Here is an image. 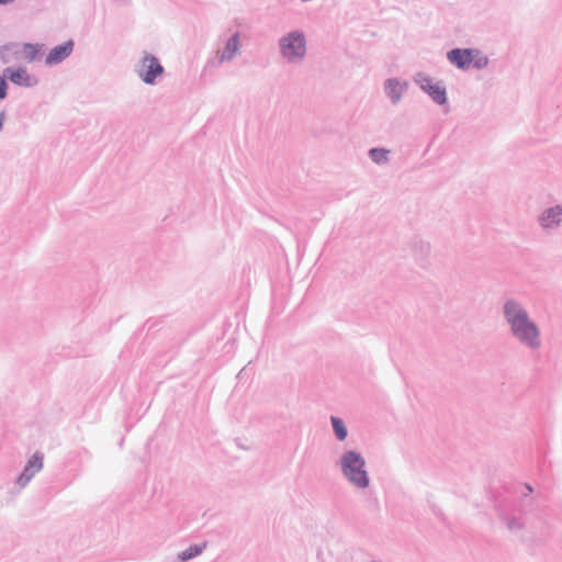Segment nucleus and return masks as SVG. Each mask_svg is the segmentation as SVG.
Masks as SVG:
<instances>
[{
	"label": "nucleus",
	"instance_id": "1",
	"mask_svg": "<svg viewBox=\"0 0 562 562\" xmlns=\"http://www.w3.org/2000/svg\"><path fill=\"white\" fill-rule=\"evenodd\" d=\"M503 315L512 336L530 350L541 346L538 325L530 318L528 311L516 300L509 299L503 305Z\"/></svg>",
	"mask_w": 562,
	"mask_h": 562
},
{
	"label": "nucleus",
	"instance_id": "2",
	"mask_svg": "<svg viewBox=\"0 0 562 562\" xmlns=\"http://www.w3.org/2000/svg\"><path fill=\"white\" fill-rule=\"evenodd\" d=\"M519 488L520 496L512 505L501 502L495 506L501 520L513 532L519 531L525 527L521 516H517L515 513H528L532 510L533 498L530 497V494L533 492L532 486L529 483H525L520 485Z\"/></svg>",
	"mask_w": 562,
	"mask_h": 562
},
{
	"label": "nucleus",
	"instance_id": "3",
	"mask_svg": "<svg viewBox=\"0 0 562 562\" xmlns=\"http://www.w3.org/2000/svg\"><path fill=\"white\" fill-rule=\"evenodd\" d=\"M340 470L344 476L358 488H367L370 485V477L366 470V460L356 450H346L339 459Z\"/></svg>",
	"mask_w": 562,
	"mask_h": 562
},
{
	"label": "nucleus",
	"instance_id": "4",
	"mask_svg": "<svg viewBox=\"0 0 562 562\" xmlns=\"http://www.w3.org/2000/svg\"><path fill=\"white\" fill-rule=\"evenodd\" d=\"M281 55L290 63L300 61L306 54V38L302 31L289 32L279 40Z\"/></svg>",
	"mask_w": 562,
	"mask_h": 562
},
{
	"label": "nucleus",
	"instance_id": "5",
	"mask_svg": "<svg viewBox=\"0 0 562 562\" xmlns=\"http://www.w3.org/2000/svg\"><path fill=\"white\" fill-rule=\"evenodd\" d=\"M164 72L165 68L160 64L159 59L150 53H144L140 60V67L137 70V75L142 81L146 85L153 86L157 82V78Z\"/></svg>",
	"mask_w": 562,
	"mask_h": 562
},
{
	"label": "nucleus",
	"instance_id": "6",
	"mask_svg": "<svg viewBox=\"0 0 562 562\" xmlns=\"http://www.w3.org/2000/svg\"><path fill=\"white\" fill-rule=\"evenodd\" d=\"M44 454L41 451H35L27 460L21 473L15 479V484L20 488H24L34 475L43 469Z\"/></svg>",
	"mask_w": 562,
	"mask_h": 562
},
{
	"label": "nucleus",
	"instance_id": "7",
	"mask_svg": "<svg viewBox=\"0 0 562 562\" xmlns=\"http://www.w3.org/2000/svg\"><path fill=\"white\" fill-rule=\"evenodd\" d=\"M476 48L456 47L447 53L448 61L460 70H469L471 68Z\"/></svg>",
	"mask_w": 562,
	"mask_h": 562
},
{
	"label": "nucleus",
	"instance_id": "8",
	"mask_svg": "<svg viewBox=\"0 0 562 562\" xmlns=\"http://www.w3.org/2000/svg\"><path fill=\"white\" fill-rule=\"evenodd\" d=\"M538 223L547 232L558 229L562 224V205L555 204L543 210Z\"/></svg>",
	"mask_w": 562,
	"mask_h": 562
},
{
	"label": "nucleus",
	"instance_id": "9",
	"mask_svg": "<svg viewBox=\"0 0 562 562\" xmlns=\"http://www.w3.org/2000/svg\"><path fill=\"white\" fill-rule=\"evenodd\" d=\"M75 47L74 40H68L59 45L54 46L45 57L46 66H56L67 59Z\"/></svg>",
	"mask_w": 562,
	"mask_h": 562
},
{
	"label": "nucleus",
	"instance_id": "10",
	"mask_svg": "<svg viewBox=\"0 0 562 562\" xmlns=\"http://www.w3.org/2000/svg\"><path fill=\"white\" fill-rule=\"evenodd\" d=\"M239 49V33L235 32L225 43L224 49L217 59L207 61V66H220L224 61H231Z\"/></svg>",
	"mask_w": 562,
	"mask_h": 562
},
{
	"label": "nucleus",
	"instance_id": "11",
	"mask_svg": "<svg viewBox=\"0 0 562 562\" xmlns=\"http://www.w3.org/2000/svg\"><path fill=\"white\" fill-rule=\"evenodd\" d=\"M3 76H5V79H9L12 83L25 88L33 87L37 82L36 79H33L29 75L24 67H7L3 70Z\"/></svg>",
	"mask_w": 562,
	"mask_h": 562
},
{
	"label": "nucleus",
	"instance_id": "12",
	"mask_svg": "<svg viewBox=\"0 0 562 562\" xmlns=\"http://www.w3.org/2000/svg\"><path fill=\"white\" fill-rule=\"evenodd\" d=\"M408 82L398 78H389L384 81V92L390 98L392 104H397L407 90Z\"/></svg>",
	"mask_w": 562,
	"mask_h": 562
},
{
	"label": "nucleus",
	"instance_id": "13",
	"mask_svg": "<svg viewBox=\"0 0 562 562\" xmlns=\"http://www.w3.org/2000/svg\"><path fill=\"white\" fill-rule=\"evenodd\" d=\"M424 92L427 93L434 102L439 105H445L448 102L447 90L441 81L432 83L428 77H424Z\"/></svg>",
	"mask_w": 562,
	"mask_h": 562
},
{
	"label": "nucleus",
	"instance_id": "14",
	"mask_svg": "<svg viewBox=\"0 0 562 562\" xmlns=\"http://www.w3.org/2000/svg\"><path fill=\"white\" fill-rule=\"evenodd\" d=\"M206 548V543H194L184 549L183 551L179 552L177 555V560L180 562H187L190 561L196 557H199L203 550Z\"/></svg>",
	"mask_w": 562,
	"mask_h": 562
},
{
	"label": "nucleus",
	"instance_id": "15",
	"mask_svg": "<svg viewBox=\"0 0 562 562\" xmlns=\"http://www.w3.org/2000/svg\"><path fill=\"white\" fill-rule=\"evenodd\" d=\"M330 423L337 440L344 441L348 436V429L345 422L340 417L330 416Z\"/></svg>",
	"mask_w": 562,
	"mask_h": 562
},
{
	"label": "nucleus",
	"instance_id": "16",
	"mask_svg": "<svg viewBox=\"0 0 562 562\" xmlns=\"http://www.w3.org/2000/svg\"><path fill=\"white\" fill-rule=\"evenodd\" d=\"M389 154H390V150L383 148V147H373V148H370L369 149V157L370 159L378 164V165H382V164H385L389 161Z\"/></svg>",
	"mask_w": 562,
	"mask_h": 562
},
{
	"label": "nucleus",
	"instance_id": "17",
	"mask_svg": "<svg viewBox=\"0 0 562 562\" xmlns=\"http://www.w3.org/2000/svg\"><path fill=\"white\" fill-rule=\"evenodd\" d=\"M24 57L29 61H34L42 56V45L25 43L23 46Z\"/></svg>",
	"mask_w": 562,
	"mask_h": 562
},
{
	"label": "nucleus",
	"instance_id": "18",
	"mask_svg": "<svg viewBox=\"0 0 562 562\" xmlns=\"http://www.w3.org/2000/svg\"><path fill=\"white\" fill-rule=\"evenodd\" d=\"M474 55V58H473V61H472V65L471 67L477 69V70H482L484 69L485 67H487L490 60H488V57L486 55H484L480 49L476 48V52L473 53Z\"/></svg>",
	"mask_w": 562,
	"mask_h": 562
},
{
	"label": "nucleus",
	"instance_id": "19",
	"mask_svg": "<svg viewBox=\"0 0 562 562\" xmlns=\"http://www.w3.org/2000/svg\"><path fill=\"white\" fill-rule=\"evenodd\" d=\"M9 83L5 76L0 75V101L8 97Z\"/></svg>",
	"mask_w": 562,
	"mask_h": 562
},
{
	"label": "nucleus",
	"instance_id": "20",
	"mask_svg": "<svg viewBox=\"0 0 562 562\" xmlns=\"http://www.w3.org/2000/svg\"><path fill=\"white\" fill-rule=\"evenodd\" d=\"M7 119V113L5 111H1L0 112V132L2 131L3 128V124H4V121Z\"/></svg>",
	"mask_w": 562,
	"mask_h": 562
},
{
	"label": "nucleus",
	"instance_id": "21",
	"mask_svg": "<svg viewBox=\"0 0 562 562\" xmlns=\"http://www.w3.org/2000/svg\"><path fill=\"white\" fill-rule=\"evenodd\" d=\"M414 80H415V82H416V83H418V85H419V87L422 88V72H416V74L414 75Z\"/></svg>",
	"mask_w": 562,
	"mask_h": 562
},
{
	"label": "nucleus",
	"instance_id": "22",
	"mask_svg": "<svg viewBox=\"0 0 562 562\" xmlns=\"http://www.w3.org/2000/svg\"><path fill=\"white\" fill-rule=\"evenodd\" d=\"M157 322H151V319H148L144 326H148V330H150Z\"/></svg>",
	"mask_w": 562,
	"mask_h": 562
},
{
	"label": "nucleus",
	"instance_id": "23",
	"mask_svg": "<svg viewBox=\"0 0 562 562\" xmlns=\"http://www.w3.org/2000/svg\"><path fill=\"white\" fill-rule=\"evenodd\" d=\"M15 0H0V5H7V4H10L12 2H14Z\"/></svg>",
	"mask_w": 562,
	"mask_h": 562
},
{
	"label": "nucleus",
	"instance_id": "24",
	"mask_svg": "<svg viewBox=\"0 0 562 562\" xmlns=\"http://www.w3.org/2000/svg\"><path fill=\"white\" fill-rule=\"evenodd\" d=\"M245 370H246V368H244L241 371H239L238 376H239L240 374H243V372H244Z\"/></svg>",
	"mask_w": 562,
	"mask_h": 562
}]
</instances>
